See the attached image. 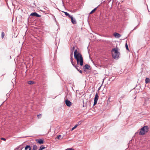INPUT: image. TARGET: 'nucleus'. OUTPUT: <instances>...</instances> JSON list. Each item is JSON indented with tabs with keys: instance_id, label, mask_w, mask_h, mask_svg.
Wrapping results in <instances>:
<instances>
[{
	"instance_id": "1",
	"label": "nucleus",
	"mask_w": 150,
	"mask_h": 150,
	"mask_svg": "<svg viewBox=\"0 0 150 150\" xmlns=\"http://www.w3.org/2000/svg\"><path fill=\"white\" fill-rule=\"evenodd\" d=\"M74 58L76 59L77 64H79L81 66L83 65V59L82 55L78 50H75L74 52Z\"/></svg>"
},
{
	"instance_id": "2",
	"label": "nucleus",
	"mask_w": 150,
	"mask_h": 150,
	"mask_svg": "<svg viewBox=\"0 0 150 150\" xmlns=\"http://www.w3.org/2000/svg\"><path fill=\"white\" fill-rule=\"evenodd\" d=\"M112 57L115 59H117L119 57L120 52L118 51V48H115L112 50Z\"/></svg>"
},
{
	"instance_id": "3",
	"label": "nucleus",
	"mask_w": 150,
	"mask_h": 150,
	"mask_svg": "<svg viewBox=\"0 0 150 150\" xmlns=\"http://www.w3.org/2000/svg\"><path fill=\"white\" fill-rule=\"evenodd\" d=\"M148 127L147 126H145L141 129L139 132V134L143 135L147 133L148 131Z\"/></svg>"
},
{
	"instance_id": "4",
	"label": "nucleus",
	"mask_w": 150,
	"mask_h": 150,
	"mask_svg": "<svg viewBox=\"0 0 150 150\" xmlns=\"http://www.w3.org/2000/svg\"><path fill=\"white\" fill-rule=\"evenodd\" d=\"M99 96L98 93H96L95 96V97L94 98V103L93 104V105H95L97 103V101L98 99Z\"/></svg>"
},
{
	"instance_id": "5",
	"label": "nucleus",
	"mask_w": 150,
	"mask_h": 150,
	"mask_svg": "<svg viewBox=\"0 0 150 150\" xmlns=\"http://www.w3.org/2000/svg\"><path fill=\"white\" fill-rule=\"evenodd\" d=\"M65 103L67 106L70 107L72 105V103L68 100H66L65 101Z\"/></svg>"
},
{
	"instance_id": "6",
	"label": "nucleus",
	"mask_w": 150,
	"mask_h": 150,
	"mask_svg": "<svg viewBox=\"0 0 150 150\" xmlns=\"http://www.w3.org/2000/svg\"><path fill=\"white\" fill-rule=\"evenodd\" d=\"M70 18V19H71V21L73 24H76V22L75 19H74L72 16H71Z\"/></svg>"
},
{
	"instance_id": "7",
	"label": "nucleus",
	"mask_w": 150,
	"mask_h": 150,
	"mask_svg": "<svg viewBox=\"0 0 150 150\" xmlns=\"http://www.w3.org/2000/svg\"><path fill=\"white\" fill-rule=\"evenodd\" d=\"M30 15L33 16H35L37 17H40V16L36 12L30 14Z\"/></svg>"
},
{
	"instance_id": "8",
	"label": "nucleus",
	"mask_w": 150,
	"mask_h": 150,
	"mask_svg": "<svg viewBox=\"0 0 150 150\" xmlns=\"http://www.w3.org/2000/svg\"><path fill=\"white\" fill-rule=\"evenodd\" d=\"M114 35L116 38H119L121 36V35L120 34H119L117 33H114Z\"/></svg>"
},
{
	"instance_id": "9",
	"label": "nucleus",
	"mask_w": 150,
	"mask_h": 150,
	"mask_svg": "<svg viewBox=\"0 0 150 150\" xmlns=\"http://www.w3.org/2000/svg\"><path fill=\"white\" fill-rule=\"evenodd\" d=\"M90 67V66L88 64H86L85 66H84L83 68L84 70H85L86 69H89Z\"/></svg>"
},
{
	"instance_id": "10",
	"label": "nucleus",
	"mask_w": 150,
	"mask_h": 150,
	"mask_svg": "<svg viewBox=\"0 0 150 150\" xmlns=\"http://www.w3.org/2000/svg\"><path fill=\"white\" fill-rule=\"evenodd\" d=\"M37 141V142L40 144H42L43 143V141L41 139H38Z\"/></svg>"
},
{
	"instance_id": "11",
	"label": "nucleus",
	"mask_w": 150,
	"mask_h": 150,
	"mask_svg": "<svg viewBox=\"0 0 150 150\" xmlns=\"http://www.w3.org/2000/svg\"><path fill=\"white\" fill-rule=\"evenodd\" d=\"M25 150H31V147L30 146L27 145L26 146L25 149Z\"/></svg>"
},
{
	"instance_id": "12",
	"label": "nucleus",
	"mask_w": 150,
	"mask_h": 150,
	"mask_svg": "<svg viewBox=\"0 0 150 150\" xmlns=\"http://www.w3.org/2000/svg\"><path fill=\"white\" fill-rule=\"evenodd\" d=\"M72 54H71V64H72V65L74 66H75V64L74 63V62H73V59L72 57Z\"/></svg>"
},
{
	"instance_id": "13",
	"label": "nucleus",
	"mask_w": 150,
	"mask_h": 150,
	"mask_svg": "<svg viewBox=\"0 0 150 150\" xmlns=\"http://www.w3.org/2000/svg\"><path fill=\"white\" fill-rule=\"evenodd\" d=\"M64 13L65 15L67 16H68L69 17V18H70V17H71V16L70 15H69L68 13L67 12H64Z\"/></svg>"
},
{
	"instance_id": "14",
	"label": "nucleus",
	"mask_w": 150,
	"mask_h": 150,
	"mask_svg": "<svg viewBox=\"0 0 150 150\" xmlns=\"http://www.w3.org/2000/svg\"><path fill=\"white\" fill-rule=\"evenodd\" d=\"M97 8H96L92 10V11H91L90 13V14H92L93 13H94L95 12V11L96 10Z\"/></svg>"
},
{
	"instance_id": "15",
	"label": "nucleus",
	"mask_w": 150,
	"mask_h": 150,
	"mask_svg": "<svg viewBox=\"0 0 150 150\" xmlns=\"http://www.w3.org/2000/svg\"><path fill=\"white\" fill-rule=\"evenodd\" d=\"M150 81V79L149 78H146L145 79V83H147Z\"/></svg>"
},
{
	"instance_id": "16",
	"label": "nucleus",
	"mask_w": 150,
	"mask_h": 150,
	"mask_svg": "<svg viewBox=\"0 0 150 150\" xmlns=\"http://www.w3.org/2000/svg\"><path fill=\"white\" fill-rule=\"evenodd\" d=\"M28 83L29 84H33L34 83V82L33 81H30L28 82Z\"/></svg>"
},
{
	"instance_id": "17",
	"label": "nucleus",
	"mask_w": 150,
	"mask_h": 150,
	"mask_svg": "<svg viewBox=\"0 0 150 150\" xmlns=\"http://www.w3.org/2000/svg\"><path fill=\"white\" fill-rule=\"evenodd\" d=\"M33 150H36L37 149V146L36 145H34L33 146Z\"/></svg>"
},
{
	"instance_id": "18",
	"label": "nucleus",
	"mask_w": 150,
	"mask_h": 150,
	"mask_svg": "<svg viewBox=\"0 0 150 150\" xmlns=\"http://www.w3.org/2000/svg\"><path fill=\"white\" fill-rule=\"evenodd\" d=\"M5 34L3 32H1V36L2 38H3Z\"/></svg>"
},
{
	"instance_id": "19",
	"label": "nucleus",
	"mask_w": 150,
	"mask_h": 150,
	"mask_svg": "<svg viewBox=\"0 0 150 150\" xmlns=\"http://www.w3.org/2000/svg\"><path fill=\"white\" fill-rule=\"evenodd\" d=\"M77 126H78L77 125H75V126L72 128L71 130V131L73 130L74 129L76 128L77 127Z\"/></svg>"
},
{
	"instance_id": "20",
	"label": "nucleus",
	"mask_w": 150,
	"mask_h": 150,
	"mask_svg": "<svg viewBox=\"0 0 150 150\" xmlns=\"http://www.w3.org/2000/svg\"><path fill=\"white\" fill-rule=\"evenodd\" d=\"M45 148V147L44 146H41L40 147V148L39 150H42L43 149H44Z\"/></svg>"
},
{
	"instance_id": "21",
	"label": "nucleus",
	"mask_w": 150,
	"mask_h": 150,
	"mask_svg": "<svg viewBox=\"0 0 150 150\" xmlns=\"http://www.w3.org/2000/svg\"><path fill=\"white\" fill-rule=\"evenodd\" d=\"M42 116V115L41 114H40L37 115V117L38 119H40L41 118V117Z\"/></svg>"
},
{
	"instance_id": "22",
	"label": "nucleus",
	"mask_w": 150,
	"mask_h": 150,
	"mask_svg": "<svg viewBox=\"0 0 150 150\" xmlns=\"http://www.w3.org/2000/svg\"><path fill=\"white\" fill-rule=\"evenodd\" d=\"M125 47L126 49L129 51V49L128 48V46L127 44V42L125 44Z\"/></svg>"
},
{
	"instance_id": "23",
	"label": "nucleus",
	"mask_w": 150,
	"mask_h": 150,
	"mask_svg": "<svg viewBox=\"0 0 150 150\" xmlns=\"http://www.w3.org/2000/svg\"><path fill=\"white\" fill-rule=\"evenodd\" d=\"M62 137V136L61 135H59L57 137V138L58 139H60L61 138V137Z\"/></svg>"
},
{
	"instance_id": "24",
	"label": "nucleus",
	"mask_w": 150,
	"mask_h": 150,
	"mask_svg": "<svg viewBox=\"0 0 150 150\" xmlns=\"http://www.w3.org/2000/svg\"><path fill=\"white\" fill-rule=\"evenodd\" d=\"M65 150H74V149L72 148H68Z\"/></svg>"
},
{
	"instance_id": "25",
	"label": "nucleus",
	"mask_w": 150,
	"mask_h": 150,
	"mask_svg": "<svg viewBox=\"0 0 150 150\" xmlns=\"http://www.w3.org/2000/svg\"><path fill=\"white\" fill-rule=\"evenodd\" d=\"M1 139L2 140H4V141H6V139L4 138H1Z\"/></svg>"
},
{
	"instance_id": "26",
	"label": "nucleus",
	"mask_w": 150,
	"mask_h": 150,
	"mask_svg": "<svg viewBox=\"0 0 150 150\" xmlns=\"http://www.w3.org/2000/svg\"><path fill=\"white\" fill-rule=\"evenodd\" d=\"M80 73H81V74H82V71L80 70H78V71Z\"/></svg>"
},
{
	"instance_id": "27",
	"label": "nucleus",
	"mask_w": 150,
	"mask_h": 150,
	"mask_svg": "<svg viewBox=\"0 0 150 150\" xmlns=\"http://www.w3.org/2000/svg\"><path fill=\"white\" fill-rule=\"evenodd\" d=\"M76 69L78 71V70H79V69H78V68L77 67H76V66H75H75H74Z\"/></svg>"
},
{
	"instance_id": "28",
	"label": "nucleus",
	"mask_w": 150,
	"mask_h": 150,
	"mask_svg": "<svg viewBox=\"0 0 150 150\" xmlns=\"http://www.w3.org/2000/svg\"><path fill=\"white\" fill-rule=\"evenodd\" d=\"M101 86H100V87L99 88H98V91H99V90H100V88H101Z\"/></svg>"
},
{
	"instance_id": "29",
	"label": "nucleus",
	"mask_w": 150,
	"mask_h": 150,
	"mask_svg": "<svg viewBox=\"0 0 150 150\" xmlns=\"http://www.w3.org/2000/svg\"><path fill=\"white\" fill-rule=\"evenodd\" d=\"M74 49V47H73V49Z\"/></svg>"
}]
</instances>
